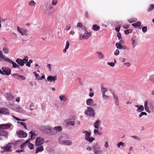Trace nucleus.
Segmentation results:
<instances>
[{"label": "nucleus", "instance_id": "obj_42", "mask_svg": "<svg viewBox=\"0 0 154 154\" xmlns=\"http://www.w3.org/2000/svg\"><path fill=\"white\" fill-rule=\"evenodd\" d=\"M19 143V141H17L14 143H10V145L13 144L14 145V147H16L17 146V144Z\"/></svg>", "mask_w": 154, "mask_h": 154}, {"label": "nucleus", "instance_id": "obj_41", "mask_svg": "<svg viewBox=\"0 0 154 154\" xmlns=\"http://www.w3.org/2000/svg\"><path fill=\"white\" fill-rule=\"evenodd\" d=\"M17 76L20 79H21L22 80H24L25 79V77L23 76L20 75L18 74H17Z\"/></svg>", "mask_w": 154, "mask_h": 154}, {"label": "nucleus", "instance_id": "obj_33", "mask_svg": "<svg viewBox=\"0 0 154 154\" xmlns=\"http://www.w3.org/2000/svg\"><path fill=\"white\" fill-rule=\"evenodd\" d=\"M54 129L56 131H57L59 132L61 131L62 129L61 127L60 126L55 127H54Z\"/></svg>", "mask_w": 154, "mask_h": 154}, {"label": "nucleus", "instance_id": "obj_35", "mask_svg": "<svg viewBox=\"0 0 154 154\" xmlns=\"http://www.w3.org/2000/svg\"><path fill=\"white\" fill-rule=\"evenodd\" d=\"M18 123H19L20 124V125H22V126H23L25 129L26 130L27 129L26 125L25 123L23 122H18Z\"/></svg>", "mask_w": 154, "mask_h": 154}, {"label": "nucleus", "instance_id": "obj_11", "mask_svg": "<svg viewBox=\"0 0 154 154\" xmlns=\"http://www.w3.org/2000/svg\"><path fill=\"white\" fill-rule=\"evenodd\" d=\"M3 75H10V69L7 67H2V68Z\"/></svg>", "mask_w": 154, "mask_h": 154}, {"label": "nucleus", "instance_id": "obj_36", "mask_svg": "<svg viewBox=\"0 0 154 154\" xmlns=\"http://www.w3.org/2000/svg\"><path fill=\"white\" fill-rule=\"evenodd\" d=\"M15 106V107H14V109L17 112L19 111L21 109V108L19 106Z\"/></svg>", "mask_w": 154, "mask_h": 154}, {"label": "nucleus", "instance_id": "obj_5", "mask_svg": "<svg viewBox=\"0 0 154 154\" xmlns=\"http://www.w3.org/2000/svg\"><path fill=\"white\" fill-rule=\"evenodd\" d=\"M17 31L22 35H28V30L26 29L21 28L19 26H17Z\"/></svg>", "mask_w": 154, "mask_h": 154}, {"label": "nucleus", "instance_id": "obj_21", "mask_svg": "<svg viewBox=\"0 0 154 154\" xmlns=\"http://www.w3.org/2000/svg\"><path fill=\"white\" fill-rule=\"evenodd\" d=\"M112 95L113 97L115 98L116 104V105H118L119 104V100L117 96L115 95L114 93H112Z\"/></svg>", "mask_w": 154, "mask_h": 154}, {"label": "nucleus", "instance_id": "obj_51", "mask_svg": "<svg viewBox=\"0 0 154 154\" xmlns=\"http://www.w3.org/2000/svg\"><path fill=\"white\" fill-rule=\"evenodd\" d=\"M85 16L86 18H88L89 17L88 14V11H86L85 13Z\"/></svg>", "mask_w": 154, "mask_h": 154}, {"label": "nucleus", "instance_id": "obj_58", "mask_svg": "<svg viewBox=\"0 0 154 154\" xmlns=\"http://www.w3.org/2000/svg\"><path fill=\"white\" fill-rule=\"evenodd\" d=\"M120 27H116L115 28V30L118 32H119V31L120 29Z\"/></svg>", "mask_w": 154, "mask_h": 154}, {"label": "nucleus", "instance_id": "obj_56", "mask_svg": "<svg viewBox=\"0 0 154 154\" xmlns=\"http://www.w3.org/2000/svg\"><path fill=\"white\" fill-rule=\"evenodd\" d=\"M77 26L80 28L82 27V24L81 23H78L77 24Z\"/></svg>", "mask_w": 154, "mask_h": 154}, {"label": "nucleus", "instance_id": "obj_19", "mask_svg": "<svg viewBox=\"0 0 154 154\" xmlns=\"http://www.w3.org/2000/svg\"><path fill=\"white\" fill-rule=\"evenodd\" d=\"M44 150L43 146H40L37 147L35 150V153H37L39 152H41Z\"/></svg>", "mask_w": 154, "mask_h": 154}, {"label": "nucleus", "instance_id": "obj_46", "mask_svg": "<svg viewBox=\"0 0 154 154\" xmlns=\"http://www.w3.org/2000/svg\"><path fill=\"white\" fill-rule=\"evenodd\" d=\"M94 133L95 134H98L99 135L101 134V133H99L98 132V131L97 129H95L94 130Z\"/></svg>", "mask_w": 154, "mask_h": 154}, {"label": "nucleus", "instance_id": "obj_10", "mask_svg": "<svg viewBox=\"0 0 154 154\" xmlns=\"http://www.w3.org/2000/svg\"><path fill=\"white\" fill-rule=\"evenodd\" d=\"M93 150L94 154H102L103 150L100 147H93Z\"/></svg>", "mask_w": 154, "mask_h": 154}, {"label": "nucleus", "instance_id": "obj_29", "mask_svg": "<svg viewBox=\"0 0 154 154\" xmlns=\"http://www.w3.org/2000/svg\"><path fill=\"white\" fill-rule=\"evenodd\" d=\"M132 30H133L132 29H127L125 30L124 32L126 35H128L129 33L132 32Z\"/></svg>", "mask_w": 154, "mask_h": 154}, {"label": "nucleus", "instance_id": "obj_43", "mask_svg": "<svg viewBox=\"0 0 154 154\" xmlns=\"http://www.w3.org/2000/svg\"><path fill=\"white\" fill-rule=\"evenodd\" d=\"M29 133L30 134H31V139H34L35 138V137H33V136L34 135V136H35V134H34L32 131H30V132H29Z\"/></svg>", "mask_w": 154, "mask_h": 154}, {"label": "nucleus", "instance_id": "obj_54", "mask_svg": "<svg viewBox=\"0 0 154 154\" xmlns=\"http://www.w3.org/2000/svg\"><path fill=\"white\" fill-rule=\"evenodd\" d=\"M129 25L124 24L122 26V27L124 29H127L129 28Z\"/></svg>", "mask_w": 154, "mask_h": 154}, {"label": "nucleus", "instance_id": "obj_63", "mask_svg": "<svg viewBox=\"0 0 154 154\" xmlns=\"http://www.w3.org/2000/svg\"><path fill=\"white\" fill-rule=\"evenodd\" d=\"M5 97L6 98H7L8 99H9L10 98V95L9 94H7L5 95Z\"/></svg>", "mask_w": 154, "mask_h": 154}, {"label": "nucleus", "instance_id": "obj_25", "mask_svg": "<svg viewBox=\"0 0 154 154\" xmlns=\"http://www.w3.org/2000/svg\"><path fill=\"white\" fill-rule=\"evenodd\" d=\"M10 62L13 65V67L14 68H19L20 66L10 60Z\"/></svg>", "mask_w": 154, "mask_h": 154}, {"label": "nucleus", "instance_id": "obj_27", "mask_svg": "<svg viewBox=\"0 0 154 154\" xmlns=\"http://www.w3.org/2000/svg\"><path fill=\"white\" fill-rule=\"evenodd\" d=\"M59 99L61 101H66L67 100L66 97L63 95L60 96L59 97Z\"/></svg>", "mask_w": 154, "mask_h": 154}, {"label": "nucleus", "instance_id": "obj_26", "mask_svg": "<svg viewBox=\"0 0 154 154\" xmlns=\"http://www.w3.org/2000/svg\"><path fill=\"white\" fill-rule=\"evenodd\" d=\"M154 8V4H151L149 7L147 9V11L149 12L153 10Z\"/></svg>", "mask_w": 154, "mask_h": 154}, {"label": "nucleus", "instance_id": "obj_16", "mask_svg": "<svg viewBox=\"0 0 154 154\" xmlns=\"http://www.w3.org/2000/svg\"><path fill=\"white\" fill-rule=\"evenodd\" d=\"M0 58L1 60H6L8 62H10V59L5 57L3 55V53L2 52L0 51Z\"/></svg>", "mask_w": 154, "mask_h": 154}, {"label": "nucleus", "instance_id": "obj_64", "mask_svg": "<svg viewBox=\"0 0 154 154\" xmlns=\"http://www.w3.org/2000/svg\"><path fill=\"white\" fill-rule=\"evenodd\" d=\"M94 94L93 92H91L90 93L89 95V96L91 97H93V96L94 95Z\"/></svg>", "mask_w": 154, "mask_h": 154}, {"label": "nucleus", "instance_id": "obj_38", "mask_svg": "<svg viewBox=\"0 0 154 154\" xmlns=\"http://www.w3.org/2000/svg\"><path fill=\"white\" fill-rule=\"evenodd\" d=\"M51 132H50V133L51 135L57 133V132L54 129V128L53 129L51 128Z\"/></svg>", "mask_w": 154, "mask_h": 154}, {"label": "nucleus", "instance_id": "obj_6", "mask_svg": "<svg viewBox=\"0 0 154 154\" xmlns=\"http://www.w3.org/2000/svg\"><path fill=\"white\" fill-rule=\"evenodd\" d=\"M85 113L86 115L90 116H91L94 117V110L90 107H88L87 109L85 111Z\"/></svg>", "mask_w": 154, "mask_h": 154}, {"label": "nucleus", "instance_id": "obj_8", "mask_svg": "<svg viewBox=\"0 0 154 154\" xmlns=\"http://www.w3.org/2000/svg\"><path fill=\"white\" fill-rule=\"evenodd\" d=\"M17 135L18 137L20 138H24L27 136V134L21 130H19L17 132Z\"/></svg>", "mask_w": 154, "mask_h": 154}, {"label": "nucleus", "instance_id": "obj_12", "mask_svg": "<svg viewBox=\"0 0 154 154\" xmlns=\"http://www.w3.org/2000/svg\"><path fill=\"white\" fill-rule=\"evenodd\" d=\"M7 136V133L5 131L0 130V140H2L4 137Z\"/></svg>", "mask_w": 154, "mask_h": 154}, {"label": "nucleus", "instance_id": "obj_1", "mask_svg": "<svg viewBox=\"0 0 154 154\" xmlns=\"http://www.w3.org/2000/svg\"><path fill=\"white\" fill-rule=\"evenodd\" d=\"M83 133L85 134V139L90 142H92L94 138V137H90L91 133L86 131H85L83 132Z\"/></svg>", "mask_w": 154, "mask_h": 154}, {"label": "nucleus", "instance_id": "obj_39", "mask_svg": "<svg viewBox=\"0 0 154 154\" xmlns=\"http://www.w3.org/2000/svg\"><path fill=\"white\" fill-rule=\"evenodd\" d=\"M35 4V3L33 1H31L29 3V5L32 6H34Z\"/></svg>", "mask_w": 154, "mask_h": 154}, {"label": "nucleus", "instance_id": "obj_20", "mask_svg": "<svg viewBox=\"0 0 154 154\" xmlns=\"http://www.w3.org/2000/svg\"><path fill=\"white\" fill-rule=\"evenodd\" d=\"M100 124V121L99 120H97L94 123V126L95 128H99V127Z\"/></svg>", "mask_w": 154, "mask_h": 154}, {"label": "nucleus", "instance_id": "obj_15", "mask_svg": "<svg viewBox=\"0 0 154 154\" xmlns=\"http://www.w3.org/2000/svg\"><path fill=\"white\" fill-rule=\"evenodd\" d=\"M9 111L6 108H2L0 109V114H2L4 115L8 114Z\"/></svg>", "mask_w": 154, "mask_h": 154}, {"label": "nucleus", "instance_id": "obj_23", "mask_svg": "<svg viewBox=\"0 0 154 154\" xmlns=\"http://www.w3.org/2000/svg\"><path fill=\"white\" fill-rule=\"evenodd\" d=\"M96 53L98 54V57L99 59H102L103 57V54L101 52H97Z\"/></svg>", "mask_w": 154, "mask_h": 154}, {"label": "nucleus", "instance_id": "obj_3", "mask_svg": "<svg viewBox=\"0 0 154 154\" xmlns=\"http://www.w3.org/2000/svg\"><path fill=\"white\" fill-rule=\"evenodd\" d=\"M91 32H86L83 34H81L80 35L79 39L80 40L87 39L91 36Z\"/></svg>", "mask_w": 154, "mask_h": 154}, {"label": "nucleus", "instance_id": "obj_49", "mask_svg": "<svg viewBox=\"0 0 154 154\" xmlns=\"http://www.w3.org/2000/svg\"><path fill=\"white\" fill-rule=\"evenodd\" d=\"M67 123L69 125H71L72 126H74L75 124L74 122H68Z\"/></svg>", "mask_w": 154, "mask_h": 154}, {"label": "nucleus", "instance_id": "obj_13", "mask_svg": "<svg viewBox=\"0 0 154 154\" xmlns=\"http://www.w3.org/2000/svg\"><path fill=\"white\" fill-rule=\"evenodd\" d=\"M57 79V77L56 76H49L47 77V80L50 82H53L54 83H55V81Z\"/></svg>", "mask_w": 154, "mask_h": 154}, {"label": "nucleus", "instance_id": "obj_14", "mask_svg": "<svg viewBox=\"0 0 154 154\" xmlns=\"http://www.w3.org/2000/svg\"><path fill=\"white\" fill-rule=\"evenodd\" d=\"M86 103L87 105L93 106H96V104H94V102L92 99H88L86 100Z\"/></svg>", "mask_w": 154, "mask_h": 154}, {"label": "nucleus", "instance_id": "obj_9", "mask_svg": "<svg viewBox=\"0 0 154 154\" xmlns=\"http://www.w3.org/2000/svg\"><path fill=\"white\" fill-rule=\"evenodd\" d=\"M41 130L44 133H50L51 132V128L48 126H43L40 128Z\"/></svg>", "mask_w": 154, "mask_h": 154}, {"label": "nucleus", "instance_id": "obj_4", "mask_svg": "<svg viewBox=\"0 0 154 154\" xmlns=\"http://www.w3.org/2000/svg\"><path fill=\"white\" fill-rule=\"evenodd\" d=\"M44 139L42 137H38L36 139L35 145L36 146H41L44 143Z\"/></svg>", "mask_w": 154, "mask_h": 154}, {"label": "nucleus", "instance_id": "obj_17", "mask_svg": "<svg viewBox=\"0 0 154 154\" xmlns=\"http://www.w3.org/2000/svg\"><path fill=\"white\" fill-rule=\"evenodd\" d=\"M10 128L9 124H4L0 125V129H6Z\"/></svg>", "mask_w": 154, "mask_h": 154}, {"label": "nucleus", "instance_id": "obj_18", "mask_svg": "<svg viewBox=\"0 0 154 154\" xmlns=\"http://www.w3.org/2000/svg\"><path fill=\"white\" fill-rule=\"evenodd\" d=\"M10 145V143H8V144L5 145L3 147H2V148L3 149L4 151H1V152L3 153L5 151H8L10 149V147L9 145Z\"/></svg>", "mask_w": 154, "mask_h": 154}, {"label": "nucleus", "instance_id": "obj_34", "mask_svg": "<svg viewBox=\"0 0 154 154\" xmlns=\"http://www.w3.org/2000/svg\"><path fill=\"white\" fill-rule=\"evenodd\" d=\"M28 143V147L30 149H33L34 148V146L33 144L30 143L29 142L28 143Z\"/></svg>", "mask_w": 154, "mask_h": 154}, {"label": "nucleus", "instance_id": "obj_53", "mask_svg": "<svg viewBox=\"0 0 154 154\" xmlns=\"http://www.w3.org/2000/svg\"><path fill=\"white\" fill-rule=\"evenodd\" d=\"M117 37L119 39L122 38L121 34L120 32L118 33L117 34Z\"/></svg>", "mask_w": 154, "mask_h": 154}, {"label": "nucleus", "instance_id": "obj_45", "mask_svg": "<svg viewBox=\"0 0 154 154\" xmlns=\"http://www.w3.org/2000/svg\"><path fill=\"white\" fill-rule=\"evenodd\" d=\"M147 28L146 26H144L142 28V30L144 32H145L147 31Z\"/></svg>", "mask_w": 154, "mask_h": 154}, {"label": "nucleus", "instance_id": "obj_24", "mask_svg": "<svg viewBox=\"0 0 154 154\" xmlns=\"http://www.w3.org/2000/svg\"><path fill=\"white\" fill-rule=\"evenodd\" d=\"M144 110V107L142 105L140 106V107L138 108L137 111L138 112H140Z\"/></svg>", "mask_w": 154, "mask_h": 154}, {"label": "nucleus", "instance_id": "obj_7", "mask_svg": "<svg viewBox=\"0 0 154 154\" xmlns=\"http://www.w3.org/2000/svg\"><path fill=\"white\" fill-rule=\"evenodd\" d=\"M61 138H60L59 139V142L60 143V144L68 146L71 145L72 144V143L71 141L69 140H64L62 141L61 140Z\"/></svg>", "mask_w": 154, "mask_h": 154}, {"label": "nucleus", "instance_id": "obj_47", "mask_svg": "<svg viewBox=\"0 0 154 154\" xmlns=\"http://www.w3.org/2000/svg\"><path fill=\"white\" fill-rule=\"evenodd\" d=\"M119 50L118 49H116L114 52V54L115 55L117 56L119 54Z\"/></svg>", "mask_w": 154, "mask_h": 154}, {"label": "nucleus", "instance_id": "obj_60", "mask_svg": "<svg viewBox=\"0 0 154 154\" xmlns=\"http://www.w3.org/2000/svg\"><path fill=\"white\" fill-rule=\"evenodd\" d=\"M124 65H126L128 67L130 66V64L129 62H127L126 63H124Z\"/></svg>", "mask_w": 154, "mask_h": 154}, {"label": "nucleus", "instance_id": "obj_59", "mask_svg": "<svg viewBox=\"0 0 154 154\" xmlns=\"http://www.w3.org/2000/svg\"><path fill=\"white\" fill-rule=\"evenodd\" d=\"M147 105H148L147 101V100L145 101L144 102V107L148 106Z\"/></svg>", "mask_w": 154, "mask_h": 154}, {"label": "nucleus", "instance_id": "obj_50", "mask_svg": "<svg viewBox=\"0 0 154 154\" xmlns=\"http://www.w3.org/2000/svg\"><path fill=\"white\" fill-rule=\"evenodd\" d=\"M69 41H67L66 42V46L65 48H66V49H68L69 48Z\"/></svg>", "mask_w": 154, "mask_h": 154}, {"label": "nucleus", "instance_id": "obj_44", "mask_svg": "<svg viewBox=\"0 0 154 154\" xmlns=\"http://www.w3.org/2000/svg\"><path fill=\"white\" fill-rule=\"evenodd\" d=\"M107 64L112 67H114L115 66L114 63L113 62H108Z\"/></svg>", "mask_w": 154, "mask_h": 154}, {"label": "nucleus", "instance_id": "obj_57", "mask_svg": "<svg viewBox=\"0 0 154 154\" xmlns=\"http://www.w3.org/2000/svg\"><path fill=\"white\" fill-rule=\"evenodd\" d=\"M104 147L106 148H107L108 147V143L107 142H106L104 144Z\"/></svg>", "mask_w": 154, "mask_h": 154}, {"label": "nucleus", "instance_id": "obj_48", "mask_svg": "<svg viewBox=\"0 0 154 154\" xmlns=\"http://www.w3.org/2000/svg\"><path fill=\"white\" fill-rule=\"evenodd\" d=\"M57 0H53L52 1V5H55L57 4Z\"/></svg>", "mask_w": 154, "mask_h": 154}, {"label": "nucleus", "instance_id": "obj_55", "mask_svg": "<svg viewBox=\"0 0 154 154\" xmlns=\"http://www.w3.org/2000/svg\"><path fill=\"white\" fill-rule=\"evenodd\" d=\"M128 21L130 23H131L134 21H135V20H134L133 19H130L128 20Z\"/></svg>", "mask_w": 154, "mask_h": 154}, {"label": "nucleus", "instance_id": "obj_37", "mask_svg": "<svg viewBox=\"0 0 154 154\" xmlns=\"http://www.w3.org/2000/svg\"><path fill=\"white\" fill-rule=\"evenodd\" d=\"M32 60H29L28 62H27L26 63V66L29 67L30 66V64L32 63Z\"/></svg>", "mask_w": 154, "mask_h": 154}, {"label": "nucleus", "instance_id": "obj_52", "mask_svg": "<svg viewBox=\"0 0 154 154\" xmlns=\"http://www.w3.org/2000/svg\"><path fill=\"white\" fill-rule=\"evenodd\" d=\"M8 50L6 48H3V51L6 54L8 52Z\"/></svg>", "mask_w": 154, "mask_h": 154}, {"label": "nucleus", "instance_id": "obj_31", "mask_svg": "<svg viewBox=\"0 0 154 154\" xmlns=\"http://www.w3.org/2000/svg\"><path fill=\"white\" fill-rule=\"evenodd\" d=\"M108 90L107 88H105L104 87L102 86L101 87V91L102 93H105Z\"/></svg>", "mask_w": 154, "mask_h": 154}, {"label": "nucleus", "instance_id": "obj_22", "mask_svg": "<svg viewBox=\"0 0 154 154\" xmlns=\"http://www.w3.org/2000/svg\"><path fill=\"white\" fill-rule=\"evenodd\" d=\"M92 29L95 31H97L100 29V26L97 24H95L93 26Z\"/></svg>", "mask_w": 154, "mask_h": 154}, {"label": "nucleus", "instance_id": "obj_40", "mask_svg": "<svg viewBox=\"0 0 154 154\" xmlns=\"http://www.w3.org/2000/svg\"><path fill=\"white\" fill-rule=\"evenodd\" d=\"M147 113L145 112H141V113L140 114L139 116V118L141 117L143 115H146Z\"/></svg>", "mask_w": 154, "mask_h": 154}, {"label": "nucleus", "instance_id": "obj_30", "mask_svg": "<svg viewBox=\"0 0 154 154\" xmlns=\"http://www.w3.org/2000/svg\"><path fill=\"white\" fill-rule=\"evenodd\" d=\"M30 140V139H29L27 140L25 143H23L22 144H21L20 145V148L21 149L23 148L24 146H25L26 144H27L29 142Z\"/></svg>", "mask_w": 154, "mask_h": 154}, {"label": "nucleus", "instance_id": "obj_2", "mask_svg": "<svg viewBox=\"0 0 154 154\" xmlns=\"http://www.w3.org/2000/svg\"><path fill=\"white\" fill-rule=\"evenodd\" d=\"M28 57L27 56H25L23 60L20 58H17L16 60V62L20 65L23 66L24 63H26L28 61Z\"/></svg>", "mask_w": 154, "mask_h": 154}, {"label": "nucleus", "instance_id": "obj_28", "mask_svg": "<svg viewBox=\"0 0 154 154\" xmlns=\"http://www.w3.org/2000/svg\"><path fill=\"white\" fill-rule=\"evenodd\" d=\"M141 24V22L140 21L137 22L135 23H133L132 24V25L135 27L137 26H140Z\"/></svg>", "mask_w": 154, "mask_h": 154}, {"label": "nucleus", "instance_id": "obj_62", "mask_svg": "<svg viewBox=\"0 0 154 154\" xmlns=\"http://www.w3.org/2000/svg\"><path fill=\"white\" fill-rule=\"evenodd\" d=\"M51 64H49L48 65V67L49 70L50 71L51 70Z\"/></svg>", "mask_w": 154, "mask_h": 154}, {"label": "nucleus", "instance_id": "obj_32", "mask_svg": "<svg viewBox=\"0 0 154 154\" xmlns=\"http://www.w3.org/2000/svg\"><path fill=\"white\" fill-rule=\"evenodd\" d=\"M116 46L117 48L118 49H121L122 47V45L119 43H116Z\"/></svg>", "mask_w": 154, "mask_h": 154}, {"label": "nucleus", "instance_id": "obj_61", "mask_svg": "<svg viewBox=\"0 0 154 154\" xmlns=\"http://www.w3.org/2000/svg\"><path fill=\"white\" fill-rule=\"evenodd\" d=\"M123 143L122 142H120L119 143L117 144V146L118 147H119L120 146L122 145H123Z\"/></svg>", "mask_w": 154, "mask_h": 154}]
</instances>
